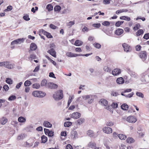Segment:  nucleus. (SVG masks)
Wrapping results in <instances>:
<instances>
[{"instance_id":"obj_60","label":"nucleus","mask_w":149,"mask_h":149,"mask_svg":"<svg viewBox=\"0 0 149 149\" xmlns=\"http://www.w3.org/2000/svg\"><path fill=\"white\" fill-rule=\"evenodd\" d=\"M54 132L52 131H50L48 134L49 136H52L54 135Z\"/></svg>"},{"instance_id":"obj_41","label":"nucleus","mask_w":149,"mask_h":149,"mask_svg":"<svg viewBox=\"0 0 149 149\" xmlns=\"http://www.w3.org/2000/svg\"><path fill=\"white\" fill-rule=\"evenodd\" d=\"M92 26L95 28H98L100 26L101 24L100 23L93 24L92 25Z\"/></svg>"},{"instance_id":"obj_42","label":"nucleus","mask_w":149,"mask_h":149,"mask_svg":"<svg viewBox=\"0 0 149 149\" xmlns=\"http://www.w3.org/2000/svg\"><path fill=\"white\" fill-rule=\"evenodd\" d=\"M140 28V25L139 24H136L135 26L133 27V29L134 30H137Z\"/></svg>"},{"instance_id":"obj_44","label":"nucleus","mask_w":149,"mask_h":149,"mask_svg":"<svg viewBox=\"0 0 149 149\" xmlns=\"http://www.w3.org/2000/svg\"><path fill=\"white\" fill-rule=\"evenodd\" d=\"M102 24L104 26H109L110 25V23L109 22L107 21H104L102 23Z\"/></svg>"},{"instance_id":"obj_20","label":"nucleus","mask_w":149,"mask_h":149,"mask_svg":"<svg viewBox=\"0 0 149 149\" xmlns=\"http://www.w3.org/2000/svg\"><path fill=\"white\" fill-rule=\"evenodd\" d=\"M37 48V46L34 43L31 44L30 46V49L32 51L36 50Z\"/></svg>"},{"instance_id":"obj_62","label":"nucleus","mask_w":149,"mask_h":149,"mask_svg":"<svg viewBox=\"0 0 149 149\" xmlns=\"http://www.w3.org/2000/svg\"><path fill=\"white\" fill-rule=\"evenodd\" d=\"M3 88L6 91H7L8 90L9 88L8 85H5L3 87Z\"/></svg>"},{"instance_id":"obj_1","label":"nucleus","mask_w":149,"mask_h":149,"mask_svg":"<svg viewBox=\"0 0 149 149\" xmlns=\"http://www.w3.org/2000/svg\"><path fill=\"white\" fill-rule=\"evenodd\" d=\"M53 97L55 100H59L61 99L63 97V91L59 90L56 91L53 95Z\"/></svg>"},{"instance_id":"obj_9","label":"nucleus","mask_w":149,"mask_h":149,"mask_svg":"<svg viewBox=\"0 0 149 149\" xmlns=\"http://www.w3.org/2000/svg\"><path fill=\"white\" fill-rule=\"evenodd\" d=\"M24 41V39L23 38L18 39L13 41L11 43V45H13L15 44H20L22 42H23Z\"/></svg>"},{"instance_id":"obj_61","label":"nucleus","mask_w":149,"mask_h":149,"mask_svg":"<svg viewBox=\"0 0 149 149\" xmlns=\"http://www.w3.org/2000/svg\"><path fill=\"white\" fill-rule=\"evenodd\" d=\"M49 27L51 28L54 29H56L57 28V26L52 24H51L50 25Z\"/></svg>"},{"instance_id":"obj_22","label":"nucleus","mask_w":149,"mask_h":149,"mask_svg":"<svg viewBox=\"0 0 149 149\" xmlns=\"http://www.w3.org/2000/svg\"><path fill=\"white\" fill-rule=\"evenodd\" d=\"M126 141L128 143H132L135 142V140L131 137H129L127 139Z\"/></svg>"},{"instance_id":"obj_36","label":"nucleus","mask_w":149,"mask_h":149,"mask_svg":"<svg viewBox=\"0 0 149 149\" xmlns=\"http://www.w3.org/2000/svg\"><path fill=\"white\" fill-rule=\"evenodd\" d=\"M42 142V143H45L47 141V137L46 136L43 135L41 137Z\"/></svg>"},{"instance_id":"obj_14","label":"nucleus","mask_w":149,"mask_h":149,"mask_svg":"<svg viewBox=\"0 0 149 149\" xmlns=\"http://www.w3.org/2000/svg\"><path fill=\"white\" fill-rule=\"evenodd\" d=\"M47 52L49 53L51 55L54 57H56V52L55 50L52 48L50 49Z\"/></svg>"},{"instance_id":"obj_10","label":"nucleus","mask_w":149,"mask_h":149,"mask_svg":"<svg viewBox=\"0 0 149 149\" xmlns=\"http://www.w3.org/2000/svg\"><path fill=\"white\" fill-rule=\"evenodd\" d=\"M122 46L125 51L127 52L131 51V48L127 44L125 43L123 44Z\"/></svg>"},{"instance_id":"obj_4","label":"nucleus","mask_w":149,"mask_h":149,"mask_svg":"<svg viewBox=\"0 0 149 149\" xmlns=\"http://www.w3.org/2000/svg\"><path fill=\"white\" fill-rule=\"evenodd\" d=\"M126 120L129 123H132L136 122L137 119L134 116H129L127 118Z\"/></svg>"},{"instance_id":"obj_37","label":"nucleus","mask_w":149,"mask_h":149,"mask_svg":"<svg viewBox=\"0 0 149 149\" xmlns=\"http://www.w3.org/2000/svg\"><path fill=\"white\" fill-rule=\"evenodd\" d=\"M96 145L95 143L93 142H90L88 144V146L91 148H94Z\"/></svg>"},{"instance_id":"obj_3","label":"nucleus","mask_w":149,"mask_h":149,"mask_svg":"<svg viewBox=\"0 0 149 149\" xmlns=\"http://www.w3.org/2000/svg\"><path fill=\"white\" fill-rule=\"evenodd\" d=\"M39 35H40L41 34H43L46 35L47 37L49 38H52V36L51 35V34L49 33H48L45 31L43 29H41L39 31Z\"/></svg>"},{"instance_id":"obj_51","label":"nucleus","mask_w":149,"mask_h":149,"mask_svg":"<svg viewBox=\"0 0 149 149\" xmlns=\"http://www.w3.org/2000/svg\"><path fill=\"white\" fill-rule=\"evenodd\" d=\"M93 45L95 47L97 48H100L101 47L100 45L98 43H94V44Z\"/></svg>"},{"instance_id":"obj_45","label":"nucleus","mask_w":149,"mask_h":149,"mask_svg":"<svg viewBox=\"0 0 149 149\" xmlns=\"http://www.w3.org/2000/svg\"><path fill=\"white\" fill-rule=\"evenodd\" d=\"M40 92L39 94V97H43L46 95V93H45L40 91Z\"/></svg>"},{"instance_id":"obj_58","label":"nucleus","mask_w":149,"mask_h":149,"mask_svg":"<svg viewBox=\"0 0 149 149\" xmlns=\"http://www.w3.org/2000/svg\"><path fill=\"white\" fill-rule=\"evenodd\" d=\"M134 93L133 92H132L130 94H128V95H126L125 97L130 98L132 97Z\"/></svg>"},{"instance_id":"obj_57","label":"nucleus","mask_w":149,"mask_h":149,"mask_svg":"<svg viewBox=\"0 0 149 149\" xmlns=\"http://www.w3.org/2000/svg\"><path fill=\"white\" fill-rule=\"evenodd\" d=\"M22 84L23 83L22 82H20L18 83L16 86V88L17 89L19 88Z\"/></svg>"},{"instance_id":"obj_28","label":"nucleus","mask_w":149,"mask_h":149,"mask_svg":"<svg viewBox=\"0 0 149 149\" xmlns=\"http://www.w3.org/2000/svg\"><path fill=\"white\" fill-rule=\"evenodd\" d=\"M119 138L121 140H125L126 138V136L125 135L119 134L118 135Z\"/></svg>"},{"instance_id":"obj_21","label":"nucleus","mask_w":149,"mask_h":149,"mask_svg":"<svg viewBox=\"0 0 149 149\" xmlns=\"http://www.w3.org/2000/svg\"><path fill=\"white\" fill-rule=\"evenodd\" d=\"M40 91H35L33 92L32 95L35 97H39Z\"/></svg>"},{"instance_id":"obj_48","label":"nucleus","mask_w":149,"mask_h":149,"mask_svg":"<svg viewBox=\"0 0 149 149\" xmlns=\"http://www.w3.org/2000/svg\"><path fill=\"white\" fill-rule=\"evenodd\" d=\"M23 18L24 20L26 21H29L30 19V18L29 17V16L28 15H26L24 16Z\"/></svg>"},{"instance_id":"obj_43","label":"nucleus","mask_w":149,"mask_h":149,"mask_svg":"<svg viewBox=\"0 0 149 149\" xmlns=\"http://www.w3.org/2000/svg\"><path fill=\"white\" fill-rule=\"evenodd\" d=\"M61 9V7L59 6H56L54 8L55 11L59 12Z\"/></svg>"},{"instance_id":"obj_47","label":"nucleus","mask_w":149,"mask_h":149,"mask_svg":"<svg viewBox=\"0 0 149 149\" xmlns=\"http://www.w3.org/2000/svg\"><path fill=\"white\" fill-rule=\"evenodd\" d=\"M24 137V134H21L17 136V139L18 140H20L21 139H23Z\"/></svg>"},{"instance_id":"obj_2","label":"nucleus","mask_w":149,"mask_h":149,"mask_svg":"<svg viewBox=\"0 0 149 149\" xmlns=\"http://www.w3.org/2000/svg\"><path fill=\"white\" fill-rule=\"evenodd\" d=\"M94 96L92 95H85L82 96L83 98L87 101L89 104H91L93 101Z\"/></svg>"},{"instance_id":"obj_49","label":"nucleus","mask_w":149,"mask_h":149,"mask_svg":"<svg viewBox=\"0 0 149 149\" xmlns=\"http://www.w3.org/2000/svg\"><path fill=\"white\" fill-rule=\"evenodd\" d=\"M72 97H70L68 102V106H69L72 100Z\"/></svg>"},{"instance_id":"obj_33","label":"nucleus","mask_w":149,"mask_h":149,"mask_svg":"<svg viewBox=\"0 0 149 149\" xmlns=\"http://www.w3.org/2000/svg\"><path fill=\"white\" fill-rule=\"evenodd\" d=\"M104 70L105 72L111 73V70L109 67L107 66H105L104 68Z\"/></svg>"},{"instance_id":"obj_52","label":"nucleus","mask_w":149,"mask_h":149,"mask_svg":"<svg viewBox=\"0 0 149 149\" xmlns=\"http://www.w3.org/2000/svg\"><path fill=\"white\" fill-rule=\"evenodd\" d=\"M114 125V123L113 122H112L111 121H109L107 122L106 123V125L107 126H112L113 125Z\"/></svg>"},{"instance_id":"obj_29","label":"nucleus","mask_w":149,"mask_h":149,"mask_svg":"<svg viewBox=\"0 0 149 149\" xmlns=\"http://www.w3.org/2000/svg\"><path fill=\"white\" fill-rule=\"evenodd\" d=\"M18 121L21 123H24L26 121V119L23 117H20L18 119Z\"/></svg>"},{"instance_id":"obj_32","label":"nucleus","mask_w":149,"mask_h":149,"mask_svg":"<svg viewBox=\"0 0 149 149\" xmlns=\"http://www.w3.org/2000/svg\"><path fill=\"white\" fill-rule=\"evenodd\" d=\"M72 124L71 122L70 121H66L64 123V125L65 127H68Z\"/></svg>"},{"instance_id":"obj_15","label":"nucleus","mask_w":149,"mask_h":149,"mask_svg":"<svg viewBox=\"0 0 149 149\" xmlns=\"http://www.w3.org/2000/svg\"><path fill=\"white\" fill-rule=\"evenodd\" d=\"M8 121L7 118L4 117L1 118L0 119V123L2 125H4L6 124Z\"/></svg>"},{"instance_id":"obj_35","label":"nucleus","mask_w":149,"mask_h":149,"mask_svg":"<svg viewBox=\"0 0 149 149\" xmlns=\"http://www.w3.org/2000/svg\"><path fill=\"white\" fill-rule=\"evenodd\" d=\"M40 87V85L38 83H35L33 84L32 85V87L33 88L36 89H39Z\"/></svg>"},{"instance_id":"obj_7","label":"nucleus","mask_w":149,"mask_h":149,"mask_svg":"<svg viewBox=\"0 0 149 149\" xmlns=\"http://www.w3.org/2000/svg\"><path fill=\"white\" fill-rule=\"evenodd\" d=\"M81 116L80 113L78 112H75L72 113L70 115V117L75 119H77L79 118Z\"/></svg>"},{"instance_id":"obj_40","label":"nucleus","mask_w":149,"mask_h":149,"mask_svg":"<svg viewBox=\"0 0 149 149\" xmlns=\"http://www.w3.org/2000/svg\"><path fill=\"white\" fill-rule=\"evenodd\" d=\"M31 84V82L28 80L26 81L24 83V85L25 86L27 87L30 86Z\"/></svg>"},{"instance_id":"obj_50","label":"nucleus","mask_w":149,"mask_h":149,"mask_svg":"<svg viewBox=\"0 0 149 149\" xmlns=\"http://www.w3.org/2000/svg\"><path fill=\"white\" fill-rule=\"evenodd\" d=\"M136 94L137 96H138L139 97H140L141 98L143 97L144 96H143V94L141 92H136Z\"/></svg>"},{"instance_id":"obj_54","label":"nucleus","mask_w":149,"mask_h":149,"mask_svg":"<svg viewBox=\"0 0 149 149\" xmlns=\"http://www.w3.org/2000/svg\"><path fill=\"white\" fill-rule=\"evenodd\" d=\"M12 7L11 6H8L7 7V8L4 10V11H10L12 10Z\"/></svg>"},{"instance_id":"obj_26","label":"nucleus","mask_w":149,"mask_h":149,"mask_svg":"<svg viewBox=\"0 0 149 149\" xmlns=\"http://www.w3.org/2000/svg\"><path fill=\"white\" fill-rule=\"evenodd\" d=\"M121 109L125 110H127L128 108V105L126 104H124L121 106Z\"/></svg>"},{"instance_id":"obj_5","label":"nucleus","mask_w":149,"mask_h":149,"mask_svg":"<svg viewBox=\"0 0 149 149\" xmlns=\"http://www.w3.org/2000/svg\"><path fill=\"white\" fill-rule=\"evenodd\" d=\"M58 87V85L53 83L48 82L47 84V88L51 89H56Z\"/></svg>"},{"instance_id":"obj_18","label":"nucleus","mask_w":149,"mask_h":149,"mask_svg":"<svg viewBox=\"0 0 149 149\" xmlns=\"http://www.w3.org/2000/svg\"><path fill=\"white\" fill-rule=\"evenodd\" d=\"M100 102L102 105L106 106V107L105 108L106 109H107V106L108 104V102L107 100L104 99H101Z\"/></svg>"},{"instance_id":"obj_12","label":"nucleus","mask_w":149,"mask_h":149,"mask_svg":"<svg viewBox=\"0 0 149 149\" xmlns=\"http://www.w3.org/2000/svg\"><path fill=\"white\" fill-rule=\"evenodd\" d=\"M120 70L118 68L114 69L111 72L112 74L114 76H117L120 74Z\"/></svg>"},{"instance_id":"obj_11","label":"nucleus","mask_w":149,"mask_h":149,"mask_svg":"<svg viewBox=\"0 0 149 149\" xmlns=\"http://www.w3.org/2000/svg\"><path fill=\"white\" fill-rule=\"evenodd\" d=\"M102 130L104 133L107 134L111 133L112 131V128L107 127H105L103 128Z\"/></svg>"},{"instance_id":"obj_59","label":"nucleus","mask_w":149,"mask_h":149,"mask_svg":"<svg viewBox=\"0 0 149 149\" xmlns=\"http://www.w3.org/2000/svg\"><path fill=\"white\" fill-rule=\"evenodd\" d=\"M111 0H104L103 3L105 4H109Z\"/></svg>"},{"instance_id":"obj_55","label":"nucleus","mask_w":149,"mask_h":149,"mask_svg":"<svg viewBox=\"0 0 149 149\" xmlns=\"http://www.w3.org/2000/svg\"><path fill=\"white\" fill-rule=\"evenodd\" d=\"M118 104L116 103L113 102L111 104V106L113 108H116L117 107Z\"/></svg>"},{"instance_id":"obj_19","label":"nucleus","mask_w":149,"mask_h":149,"mask_svg":"<svg viewBox=\"0 0 149 149\" xmlns=\"http://www.w3.org/2000/svg\"><path fill=\"white\" fill-rule=\"evenodd\" d=\"M43 125L45 127L49 128H51L52 126L51 124L46 121H45L44 122Z\"/></svg>"},{"instance_id":"obj_23","label":"nucleus","mask_w":149,"mask_h":149,"mask_svg":"<svg viewBox=\"0 0 149 149\" xmlns=\"http://www.w3.org/2000/svg\"><path fill=\"white\" fill-rule=\"evenodd\" d=\"M84 122V119L83 118H80L77 121V124L80 125L82 124Z\"/></svg>"},{"instance_id":"obj_64","label":"nucleus","mask_w":149,"mask_h":149,"mask_svg":"<svg viewBox=\"0 0 149 149\" xmlns=\"http://www.w3.org/2000/svg\"><path fill=\"white\" fill-rule=\"evenodd\" d=\"M72 148L71 145L68 144L66 147V149H72Z\"/></svg>"},{"instance_id":"obj_56","label":"nucleus","mask_w":149,"mask_h":149,"mask_svg":"<svg viewBox=\"0 0 149 149\" xmlns=\"http://www.w3.org/2000/svg\"><path fill=\"white\" fill-rule=\"evenodd\" d=\"M143 38L144 39H146V40H147L148 39H149V33H147L145 34L144 35L143 37Z\"/></svg>"},{"instance_id":"obj_17","label":"nucleus","mask_w":149,"mask_h":149,"mask_svg":"<svg viewBox=\"0 0 149 149\" xmlns=\"http://www.w3.org/2000/svg\"><path fill=\"white\" fill-rule=\"evenodd\" d=\"M116 82L118 84H122L124 82V80L123 77H120L117 79Z\"/></svg>"},{"instance_id":"obj_39","label":"nucleus","mask_w":149,"mask_h":149,"mask_svg":"<svg viewBox=\"0 0 149 149\" xmlns=\"http://www.w3.org/2000/svg\"><path fill=\"white\" fill-rule=\"evenodd\" d=\"M53 6L51 4H49L47 5L46 8L47 9L48 11H50L53 10Z\"/></svg>"},{"instance_id":"obj_25","label":"nucleus","mask_w":149,"mask_h":149,"mask_svg":"<svg viewBox=\"0 0 149 149\" xmlns=\"http://www.w3.org/2000/svg\"><path fill=\"white\" fill-rule=\"evenodd\" d=\"M120 19L124 20L127 21H130V18L126 16H122L120 17Z\"/></svg>"},{"instance_id":"obj_8","label":"nucleus","mask_w":149,"mask_h":149,"mask_svg":"<svg viewBox=\"0 0 149 149\" xmlns=\"http://www.w3.org/2000/svg\"><path fill=\"white\" fill-rule=\"evenodd\" d=\"M139 56L142 59L143 61H145L147 58L146 53L144 51L140 52L139 54Z\"/></svg>"},{"instance_id":"obj_13","label":"nucleus","mask_w":149,"mask_h":149,"mask_svg":"<svg viewBox=\"0 0 149 149\" xmlns=\"http://www.w3.org/2000/svg\"><path fill=\"white\" fill-rule=\"evenodd\" d=\"M66 56L68 57H76L78 56H79L80 55L76 54L73 53L71 52H68L66 54Z\"/></svg>"},{"instance_id":"obj_6","label":"nucleus","mask_w":149,"mask_h":149,"mask_svg":"<svg viewBox=\"0 0 149 149\" xmlns=\"http://www.w3.org/2000/svg\"><path fill=\"white\" fill-rule=\"evenodd\" d=\"M5 67L8 69H12L14 68L15 64L11 63L9 62L5 61Z\"/></svg>"},{"instance_id":"obj_16","label":"nucleus","mask_w":149,"mask_h":149,"mask_svg":"<svg viewBox=\"0 0 149 149\" xmlns=\"http://www.w3.org/2000/svg\"><path fill=\"white\" fill-rule=\"evenodd\" d=\"M123 30L121 29L118 28L115 31V33L116 35L119 36L122 34L123 33Z\"/></svg>"},{"instance_id":"obj_46","label":"nucleus","mask_w":149,"mask_h":149,"mask_svg":"<svg viewBox=\"0 0 149 149\" xmlns=\"http://www.w3.org/2000/svg\"><path fill=\"white\" fill-rule=\"evenodd\" d=\"M16 99V97L15 95H12L10 96L8 98L9 101H12L15 100Z\"/></svg>"},{"instance_id":"obj_30","label":"nucleus","mask_w":149,"mask_h":149,"mask_svg":"<svg viewBox=\"0 0 149 149\" xmlns=\"http://www.w3.org/2000/svg\"><path fill=\"white\" fill-rule=\"evenodd\" d=\"M143 33V31L142 29H139L136 33V35L137 36H139Z\"/></svg>"},{"instance_id":"obj_38","label":"nucleus","mask_w":149,"mask_h":149,"mask_svg":"<svg viewBox=\"0 0 149 149\" xmlns=\"http://www.w3.org/2000/svg\"><path fill=\"white\" fill-rule=\"evenodd\" d=\"M6 82L8 84H13V81L10 78H7L6 80Z\"/></svg>"},{"instance_id":"obj_27","label":"nucleus","mask_w":149,"mask_h":149,"mask_svg":"<svg viewBox=\"0 0 149 149\" xmlns=\"http://www.w3.org/2000/svg\"><path fill=\"white\" fill-rule=\"evenodd\" d=\"M83 44V42L80 40H77L75 41L74 45L76 46H80Z\"/></svg>"},{"instance_id":"obj_24","label":"nucleus","mask_w":149,"mask_h":149,"mask_svg":"<svg viewBox=\"0 0 149 149\" xmlns=\"http://www.w3.org/2000/svg\"><path fill=\"white\" fill-rule=\"evenodd\" d=\"M48 83H47V80L45 79H43L41 82L40 83V86H46L47 87V84Z\"/></svg>"},{"instance_id":"obj_34","label":"nucleus","mask_w":149,"mask_h":149,"mask_svg":"<svg viewBox=\"0 0 149 149\" xmlns=\"http://www.w3.org/2000/svg\"><path fill=\"white\" fill-rule=\"evenodd\" d=\"M87 134L90 137L93 136L94 135V133L91 130H88V131Z\"/></svg>"},{"instance_id":"obj_63","label":"nucleus","mask_w":149,"mask_h":149,"mask_svg":"<svg viewBox=\"0 0 149 149\" xmlns=\"http://www.w3.org/2000/svg\"><path fill=\"white\" fill-rule=\"evenodd\" d=\"M89 30L88 28L86 27H84L82 29V31L83 32L86 31L87 32Z\"/></svg>"},{"instance_id":"obj_53","label":"nucleus","mask_w":149,"mask_h":149,"mask_svg":"<svg viewBox=\"0 0 149 149\" xmlns=\"http://www.w3.org/2000/svg\"><path fill=\"white\" fill-rule=\"evenodd\" d=\"M36 56L34 54H31L30 55V57L29 58V59L30 60H32L33 59H35L36 58Z\"/></svg>"},{"instance_id":"obj_31","label":"nucleus","mask_w":149,"mask_h":149,"mask_svg":"<svg viewBox=\"0 0 149 149\" xmlns=\"http://www.w3.org/2000/svg\"><path fill=\"white\" fill-rule=\"evenodd\" d=\"M74 21H71L66 24L67 26H69V27H71L72 25L74 24Z\"/></svg>"}]
</instances>
